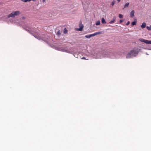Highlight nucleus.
<instances>
[{"label": "nucleus", "instance_id": "nucleus-1", "mask_svg": "<svg viewBox=\"0 0 151 151\" xmlns=\"http://www.w3.org/2000/svg\"><path fill=\"white\" fill-rule=\"evenodd\" d=\"M139 50L138 49L134 48L131 50L126 55L127 58H129L132 57L136 56L138 53Z\"/></svg>", "mask_w": 151, "mask_h": 151}, {"label": "nucleus", "instance_id": "nucleus-2", "mask_svg": "<svg viewBox=\"0 0 151 151\" xmlns=\"http://www.w3.org/2000/svg\"><path fill=\"white\" fill-rule=\"evenodd\" d=\"M20 12L19 11H16L13 12L8 15V17H15V16L19 15L20 14Z\"/></svg>", "mask_w": 151, "mask_h": 151}, {"label": "nucleus", "instance_id": "nucleus-3", "mask_svg": "<svg viewBox=\"0 0 151 151\" xmlns=\"http://www.w3.org/2000/svg\"><path fill=\"white\" fill-rule=\"evenodd\" d=\"M101 34V33L100 32H98L94 33L93 34H92L86 35L85 36V37L86 38H90V37H92L95 36L96 35H99V34Z\"/></svg>", "mask_w": 151, "mask_h": 151}, {"label": "nucleus", "instance_id": "nucleus-4", "mask_svg": "<svg viewBox=\"0 0 151 151\" xmlns=\"http://www.w3.org/2000/svg\"><path fill=\"white\" fill-rule=\"evenodd\" d=\"M139 40L142 42H144L147 44H151V40L149 41L147 40H145L143 38H140Z\"/></svg>", "mask_w": 151, "mask_h": 151}, {"label": "nucleus", "instance_id": "nucleus-5", "mask_svg": "<svg viewBox=\"0 0 151 151\" xmlns=\"http://www.w3.org/2000/svg\"><path fill=\"white\" fill-rule=\"evenodd\" d=\"M79 28H77L76 30L81 31H82L83 28V25L81 22L79 24Z\"/></svg>", "mask_w": 151, "mask_h": 151}, {"label": "nucleus", "instance_id": "nucleus-6", "mask_svg": "<svg viewBox=\"0 0 151 151\" xmlns=\"http://www.w3.org/2000/svg\"><path fill=\"white\" fill-rule=\"evenodd\" d=\"M134 11L132 10L130 13V16L131 17H133L134 16Z\"/></svg>", "mask_w": 151, "mask_h": 151}, {"label": "nucleus", "instance_id": "nucleus-7", "mask_svg": "<svg viewBox=\"0 0 151 151\" xmlns=\"http://www.w3.org/2000/svg\"><path fill=\"white\" fill-rule=\"evenodd\" d=\"M146 26V23L145 22H143L142 23V24L141 25V27L142 29H144L145 28Z\"/></svg>", "mask_w": 151, "mask_h": 151}, {"label": "nucleus", "instance_id": "nucleus-8", "mask_svg": "<svg viewBox=\"0 0 151 151\" xmlns=\"http://www.w3.org/2000/svg\"><path fill=\"white\" fill-rule=\"evenodd\" d=\"M129 3L128 2V3H126V4H125V5L124 6V8L123 9H124L125 8L128 7L129 6Z\"/></svg>", "mask_w": 151, "mask_h": 151}, {"label": "nucleus", "instance_id": "nucleus-9", "mask_svg": "<svg viewBox=\"0 0 151 151\" xmlns=\"http://www.w3.org/2000/svg\"><path fill=\"white\" fill-rule=\"evenodd\" d=\"M101 22L103 24H105L106 22L105 21V19H104V18H102V19H101Z\"/></svg>", "mask_w": 151, "mask_h": 151}, {"label": "nucleus", "instance_id": "nucleus-10", "mask_svg": "<svg viewBox=\"0 0 151 151\" xmlns=\"http://www.w3.org/2000/svg\"><path fill=\"white\" fill-rule=\"evenodd\" d=\"M115 18H114L113 19H112V20H111V21H110L109 22V23L110 24H112V23H113L115 21Z\"/></svg>", "mask_w": 151, "mask_h": 151}, {"label": "nucleus", "instance_id": "nucleus-11", "mask_svg": "<svg viewBox=\"0 0 151 151\" xmlns=\"http://www.w3.org/2000/svg\"><path fill=\"white\" fill-rule=\"evenodd\" d=\"M100 24V22L99 21H97L96 23V24L97 25H99Z\"/></svg>", "mask_w": 151, "mask_h": 151}, {"label": "nucleus", "instance_id": "nucleus-12", "mask_svg": "<svg viewBox=\"0 0 151 151\" xmlns=\"http://www.w3.org/2000/svg\"><path fill=\"white\" fill-rule=\"evenodd\" d=\"M136 22H132L131 24L132 25H136Z\"/></svg>", "mask_w": 151, "mask_h": 151}, {"label": "nucleus", "instance_id": "nucleus-13", "mask_svg": "<svg viewBox=\"0 0 151 151\" xmlns=\"http://www.w3.org/2000/svg\"><path fill=\"white\" fill-rule=\"evenodd\" d=\"M115 2L114 1V0H113L111 4V5H112V6H113L114 5Z\"/></svg>", "mask_w": 151, "mask_h": 151}, {"label": "nucleus", "instance_id": "nucleus-14", "mask_svg": "<svg viewBox=\"0 0 151 151\" xmlns=\"http://www.w3.org/2000/svg\"><path fill=\"white\" fill-rule=\"evenodd\" d=\"M34 36L35 37L38 39L39 40H40L41 39V38H40V36Z\"/></svg>", "mask_w": 151, "mask_h": 151}, {"label": "nucleus", "instance_id": "nucleus-15", "mask_svg": "<svg viewBox=\"0 0 151 151\" xmlns=\"http://www.w3.org/2000/svg\"><path fill=\"white\" fill-rule=\"evenodd\" d=\"M119 17L120 18H122L123 17L122 15L121 14H119Z\"/></svg>", "mask_w": 151, "mask_h": 151}, {"label": "nucleus", "instance_id": "nucleus-16", "mask_svg": "<svg viewBox=\"0 0 151 151\" xmlns=\"http://www.w3.org/2000/svg\"><path fill=\"white\" fill-rule=\"evenodd\" d=\"M147 28L148 30H151V27L147 26Z\"/></svg>", "mask_w": 151, "mask_h": 151}, {"label": "nucleus", "instance_id": "nucleus-17", "mask_svg": "<svg viewBox=\"0 0 151 151\" xmlns=\"http://www.w3.org/2000/svg\"><path fill=\"white\" fill-rule=\"evenodd\" d=\"M22 1L24 2L30 1V0H22Z\"/></svg>", "mask_w": 151, "mask_h": 151}, {"label": "nucleus", "instance_id": "nucleus-18", "mask_svg": "<svg viewBox=\"0 0 151 151\" xmlns=\"http://www.w3.org/2000/svg\"><path fill=\"white\" fill-rule=\"evenodd\" d=\"M130 24V22L129 21H128L127 22V24H126V25H128L129 24Z\"/></svg>", "mask_w": 151, "mask_h": 151}, {"label": "nucleus", "instance_id": "nucleus-19", "mask_svg": "<svg viewBox=\"0 0 151 151\" xmlns=\"http://www.w3.org/2000/svg\"><path fill=\"white\" fill-rule=\"evenodd\" d=\"M81 59H85V60H88L85 57H83L81 58Z\"/></svg>", "mask_w": 151, "mask_h": 151}, {"label": "nucleus", "instance_id": "nucleus-20", "mask_svg": "<svg viewBox=\"0 0 151 151\" xmlns=\"http://www.w3.org/2000/svg\"><path fill=\"white\" fill-rule=\"evenodd\" d=\"M57 33H58V35H60V31H58V32H57Z\"/></svg>", "mask_w": 151, "mask_h": 151}, {"label": "nucleus", "instance_id": "nucleus-21", "mask_svg": "<svg viewBox=\"0 0 151 151\" xmlns=\"http://www.w3.org/2000/svg\"><path fill=\"white\" fill-rule=\"evenodd\" d=\"M123 21V20H122V19H120V20H119V22H120V23H122V22Z\"/></svg>", "mask_w": 151, "mask_h": 151}, {"label": "nucleus", "instance_id": "nucleus-22", "mask_svg": "<svg viewBox=\"0 0 151 151\" xmlns=\"http://www.w3.org/2000/svg\"><path fill=\"white\" fill-rule=\"evenodd\" d=\"M121 0H117V1L118 2H119Z\"/></svg>", "mask_w": 151, "mask_h": 151}, {"label": "nucleus", "instance_id": "nucleus-23", "mask_svg": "<svg viewBox=\"0 0 151 151\" xmlns=\"http://www.w3.org/2000/svg\"><path fill=\"white\" fill-rule=\"evenodd\" d=\"M45 0H42V2H43V3H44V2H45Z\"/></svg>", "mask_w": 151, "mask_h": 151}, {"label": "nucleus", "instance_id": "nucleus-24", "mask_svg": "<svg viewBox=\"0 0 151 151\" xmlns=\"http://www.w3.org/2000/svg\"><path fill=\"white\" fill-rule=\"evenodd\" d=\"M32 1V0H30V1ZM32 1H36V0H32Z\"/></svg>", "mask_w": 151, "mask_h": 151}, {"label": "nucleus", "instance_id": "nucleus-25", "mask_svg": "<svg viewBox=\"0 0 151 151\" xmlns=\"http://www.w3.org/2000/svg\"><path fill=\"white\" fill-rule=\"evenodd\" d=\"M65 32H66V31H64V32H65Z\"/></svg>", "mask_w": 151, "mask_h": 151}, {"label": "nucleus", "instance_id": "nucleus-26", "mask_svg": "<svg viewBox=\"0 0 151 151\" xmlns=\"http://www.w3.org/2000/svg\"><path fill=\"white\" fill-rule=\"evenodd\" d=\"M65 32H66V31H64V32H65Z\"/></svg>", "mask_w": 151, "mask_h": 151}, {"label": "nucleus", "instance_id": "nucleus-27", "mask_svg": "<svg viewBox=\"0 0 151 151\" xmlns=\"http://www.w3.org/2000/svg\"><path fill=\"white\" fill-rule=\"evenodd\" d=\"M32 35L34 36V35H33V34H32Z\"/></svg>", "mask_w": 151, "mask_h": 151}, {"label": "nucleus", "instance_id": "nucleus-28", "mask_svg": "<svg viewBox=\"0 0 151 151\" xmlns=\"http://www.w3.org/2000/svg\"><path fill=\"white\" fill-rule=\"evenodd\" d=\"M32 35L34 36V35H33V34H32Z\"/></svg>", "mask_w": 151, "mask_h": 151}, {"label": "nucleus", "instance_id": "nucleus-29", "mask_svg": "<svg viewBox=\"0 0 151 151\" xmlns=\"http://www.w3.org/2000/svg\"><path fill=\"white\" fill-rule=\"evenodd\" d=\"M32 35L34 36V35H33V34H32Z\"/></svg>", "mask_w": 151, "mask_h": 151}, {"label": "nucleus", "instance_id": "nucleus-30", "mask_svg": "<svg viewBox=\"0 0 151 151\" xmlns=\"http://www.w3.org/2000/svg\"><path fill=\"white\" fill-rule=\"evenodd\" d=\"M65 29L66 30V28H65Z\"/></svg>", "mask_w": 151, "mask_h": 151}]
</instances>
